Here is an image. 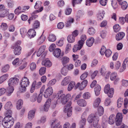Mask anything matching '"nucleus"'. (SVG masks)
<instances>
[{"mask_svg": "<svg viewBox=\"0 0 128 128\" xmlns=\"http://www.w3.org/2000/svg\"><path fill=\"white\" fill-rule=\"evenodd\" d=\"M63 90H62L59 91L56 94L55 98H58L63 104H65L70 99H72V98L70 94L66 95L63 93Z\"/></svg>", "mask_w": 128, "mask_h": 128, "instance_id": "f257e3e1", "label": "nucleus"}, {"mask_svg": "<svg viewBox=\"0 0 128 128\" xmlns=\"http://www.w3.org/2000/svg\"><path fill=\"white\" fill-rule=\"evenodd\" d=\"M10 112H7L6 115V116L4 118L2 124L5 128H10L14 123V120L10 115Z\"/></svg>", "mask_w": 128, "mask_h": 128, "instance_id": "f03ea898", "label": "nucleus"}, {"mask_svg": "<svg viewBox=\"0 0 128 128\" xmlns=\"http://www.w3.org/2000/svg\"><path fill=\"white\" fill-rule=\"evenodd\" d=\"M28 79L26 77H24L21 80L19 91L20 92H24L26 90V87L30 83Z\"/></svg>", "mask_w": 128, "mask_h": 128, "instance_id": "7ed1b4c3", "label": "nucleus"}, {"mask_svg": "<svg viewBox=\"0 0 128 128\" xmlns=\"http://www.w3.org/2000/svg\"><path fill=\"white\" fill-rule=\"evenodd\" d=\"M21 43L20 41H18L12 46L13 48L14 49V52L15 55H18L20 54L21 48L20 46Z\"/></svg>", "mask_w": 128, "mask_h": 128, "instance_id": "20e7f679", "label": "nucleus"}, {"mask_svg": "<svg viewBox=\"0 0 128 128\" xmlns=\"http://www.w3.org/2000/svg\"><path fill=\"white\" fill-rule=\"evenodd\" d=\"M104 90V92L107 94L109 97L111 98L113 96L114 89L112 88H110V86L109 84H107L105 86Z\"/></svg>", "mask_w": 128, "mask_h": 128, "instance_id": "39448f33", "label": "nucleus"}, {"mask_svg": "<svg viewBox=\"0 0 128 128\" xmlns=\"http://www.w3.org/2000/svg\"><path fill=\"white\" fill-rule=\"evenodd\" d=\"M19 81L18 79L16 78H10L8 81V86H12L17 84Z\"/></svg>", "mask_w": 128, "mask_h": 128, "instance_id": "423d86ee", "label": "nucleus"}, {"mask_svg": "<svg viewBox=\"0 0 128 128\" xmlns=\"http://www.w3.org/2000/svg\"><path fill=\"white\" fill-rule=\"evenodd\" d=\"M87 83L88 81L86 80H84L81 83L78 82L75 86V88L76 89L78 88L80 90H83L86 87Z\"/></svg>", "mask_w": 128, "mask_h": 128, "instance_id": "0eeeda50", "label": "nucleus"}, {"mask_svg": "<svg viewBox=\"0 0 128 128\" xmlns=\"http://www.w3.org/2000/svg\"><path fill=\"white\" fill-rule=\"evenodd\" d=\"M53 92V90L52 87L48 88L44 93V96L45 98H48L52 94Z\"/></svg>", "mask_w": 128, "mask_h": 128, "instance_id": "6e6552de", "label": "nucleus"}, {"mask_svg": "<svg viewBox=\"0 0 128 128\" xmlns=\"http://www.w3.org/2000/svg\"><path fill=\"white\" fill-rule=\"evenodd\" d=\"M122 114L120 112H118L117 114L116 118V125H120L122 121Z\"/></svg>", "mask_w": 128, "mask_h": 128, "instance_id": "1a4fd4ad", "label": "nucleus"}, {"mask_svg": "<svg viewBox=\"0 0 128 128\" xmlns=\"http://www.w3.org/2000/svg\"><path fill=\"white\" fill-rule=\"evenodd\" d=\"M60 122L57 119H54L51 121V128H58L60 125Z\"/></svg>", "mask_w": 128, "mask_h": 128, "instance_id": "9d476101", "label": "nucleus"}, {"mask_svg": "<svg viewBox=\"0 0 128 128\" xmlns=\"http://www.w3.org/2000/svg\"><path fill=\"white\" fill-rule=\"evenodd\" d=\"M110 78L111 80H114L115 83L118 82L120 80L118 76L117 73L116 72H113L111 74Z\"/></svg>", "mask_w": 128, "mask_h": 128, "instance_id": "9b49d317", "label": "nucleus"}, {"mask_svg": "<svg viewBox=\"0 0 128 128\" xmlns=\"http://www.w3.org/2000/svg\"><path fill=\"white\" fill-rule=\"evenodd\" d=\"M72 104V102L71 101H70L68 102L64 108V112H72V107L71 106Z\"/></svg>", "mask_w": 128, "mask_h": 128, "instance_id": "f8f14e48", "label": "nucleus"}, {"mask_svg": "<svg viewBox=\"0 0 128 128\" xmlns=\"http://www.w3.org/2000/svg\"><path fill=\"white\" fill-rule=\"evenodd\" d=\"M71 80V78L70 76H67L64 78L62 81L61 84L62 86H66L68 84Z\"/></svg>", "mask_w": 128, "mask_h": 128, "instance_id": "ddd939ff", "label": "nucleus"}, {"mask_svg": "<svg viewBox=\"0 0 128 128\" xmlns=\"http://www.w3.org/2000/svg\"><path fill=\"white\" fill-rule=\"evenodd\" d=\"M14 90V88L12 86H8L6 90V94L7 96H10Z\"/></svg>", "mask_w": 128, "mask_h": 128, "instance_id": "4468645a", "label": "nucleus"}, {"mask_svg": "<svg viewBox=\"0 0 128 128\" xmlns=\"http://www.w3.org/2000/svg\"><path fill=\"white\" fill-rule=\"evenodd\" d=\"M27 34L28 37L31 38L34 37L36 35V32L34 29H30L29 30Z\"/></svg>", "mask_w": 128, "mask_h": 128, "instance_id": "2eb2a0df", "label": "nucleus"}, {"mask_svg": "<svg viewBox=\"0 0 128 128\" xmlns=\"http://www.w3.org/2000/svg\"><path fill=\"white\" fill-rule=\"evenodd\" d=\"M51 99L49 98L47 100L44 106V111L48 112V111L51 104Z\"/></svg>", "mask_w": 128, "mask_h": 128, "instance_id": "dca6fc26", "label": "nucleus"}, {"mask_svg": "<svg viewBox=\"0 0 128 128\" xmlns=\"http://www.w3.org/2000/svg\"><path fill=\"white\" fill-rule=\"evenodd\" d=\"M12 107V105L10 102H7L4 108L6 110L7 112H10L12 111L11 110Z\"/></svg>", "mask_w": 128, "mask_h": 128, "instance_id": "f3484780", "label": "nucleus"}, {"mask_svg": "<svg viewBox=\"0 0 128 128\" xmlns=\"http://www.w3.org/2000/svg\"><path fill=\"white\" fill-rule=\"evenodd\" d=\"M9 10L6 9L0 11V18H4L6 16L9 14Z\"/></svg>", "mask_w": 128, "mask_h": 128, "instance_id": "a211bd4d", "label": "nucleus"}, {"mask_svg": "<svg viewBox=\"0 0 128 128\" xmlns=\"http://www.w3.org/2000/svg\"><path fill=\"white\" fill-rule=\"evenodd\" d=\"M125 35V34L123 32H119L116 36V39L118 41L120 40L123 38Z\"/></svg>", "mask_w": 128, "mask_h": 128, "instance_id": "6ab92c4d", "label": "nucleus"}, {"mask_svg": "<svg viewBox=\"0 0 128 128\" xmlns=\"http://www.w3.org/2000/svg\"><path fill=\"white\" fill-rule=\"evenodd\" d=\"M77 103L78 105L82 107L86 106L87 104L86 102L84 99L79 100H78Z\"/></svg>", "mask_w": 128, "mask_h": 128, "instance_id": "aec40b11", "label": "nucleus"}, {"mask_svg": "<svg viewBox=\"0 0 128 128\" xmlns=\"http://www.w3.org/2000/svg\"><path fill=\"white\" fill-rule=\"evenodd\" d=\"M23 102L22 100L21 99L18 100L16 103V108L18 110H20L22 108L23 104Z\"/></svg>", "mask_w": 128, "mask_h": 128, "instance_id": "412c9836", "label": "nucleus"}, {"mask_svg": "<svg viewBox=\"0 0 128 128\" xmlns=\"http://www.w3.org/2000/svg\"><path fill=\"white\" fill-rule=\"evenodd\" d=\"M83 45L82 44L79 43L78 42V45L76 44L74 46L73 48V51L74 52H76L79 50H80L82 48Z\"/></svg>", "mask_w": 128, "mask_h": 128, "instance_id": "4be33fe9", "label": "nucleus"}, {"mask_svg": "<svg viewBox=\"0 0 128 128\" xmlns=\"http://www.w3.org/2000/svg\"><path fill=\"white\" fill-rule=\"evenodd\" d=\"M100 102L101 100L100 98H97L94 100L93 103V106L94 108L96 109L98 108Z\"/></svg>", "mask_w": 128, "mask_h": 128, "instance_id": "5701e85b", "label": "nucleus"}, {"mask_svg": "<svg viewBox=\"0 0 128 128\" xmlns=\"http://www.w3.org/2000/svg\"><path fill=\"white\" fill-rule=\"evenodd\" d=\"M128 61V58H126L124 60L122 64V66L121 67L120 69V72H123L126 69V65L127 64Z\"/></svg>", "mask_w": 128, "mask_h": 128, "instance_id": "b1692460", "label": "nucleus"}, {"mask_svg": "<svg viewBox=\"0 0 128 128\" xmlns=\"http://www.w3.org/2000/svg\"><path fill=\"white\" fill-rule=\"evenodd\" d=\"M94 38L91 37L88 38L86 42V45L89 47L92 46L94 42Z\"/></svg>", "mask_w": 128, "mask_h": 128, "instance_id": "393cba45", "label": "nucleus"}, {"mask_svg": "<svg viewBox=\"0 0 128 128\" xmlns=\"http://www.w3.org/2000/svg\"><path fill=\"white\" fill-rule=\"evenodd\" d=\"M75 37L73 35L70 34L67 38V40L68 43H73L74 42L75 40Z\"/></svg>", "mask_w": 128, "mask_h": 128, "instance_id": "a878e982", "label": "nucleus"}, {"mask_svg": "<svg viewBox=\"0 0 128 128\" xmlns=\"http://www.w3.org/2000/svg\"><path fill=\"white\" fill-rule=\"evenodd\" d=\"M101 89V87L99 85L97 84L95 86L94 88V91L96 96H98L100 94Z\"/></svg>", "mask_w": 128, "mask_h": 128, "instance_id": "bb28decb", "label": "nucleus"}, {"mask_svg": "<svg viewBox=\"0 0 128 128\" xmlns=\"http://www.w3.org/2000/svg\"><path fill=\"white\" fill-rule=\"evenodd\" d=\"M104 14V12L103 11H100L97 14V18L98 20H100L103 19Z\"/></svg>", "mask_w": 128, "mask_h": 128, "instance_id": "cd10ccee", "label": "nucleus"}, {"mask_svg": "<svg viewBox=\"0 0 128 128\" xmlns=\"http://www.w3.org/2000/svg\"><path fill=\"white\" fill-rule=\"evenodd\" d=\"M119 4L121 6L122 9L123 10H126L127 8L128 4L125 1H123L122 2L119 3Z\"/></svg>", "mask_w": 128, "mask_h": 128, "instance_id": "c85d7f7f", "label": "nucleus"}, {"mask_svg": "<svg viewBox=\"0 0 128 128\" xmlns=\"http://www.w3.org/2000/svg\"><path fill=\"white\" fill-rule=\"evenodd\" d=\"M61 50L59 48H56L53 52L54 56L58 58L60 56L61 52Z\"/></svg>", "mask_w": 128, "mask_h": 128, "instance_id": "c756f323", "label": "nucleus"}, {"mask_svg": "<svg viewBox=\"0 0 128 128\" xmlns=\"http://www.w3.org/2000/svg\"><path fill=\"white\" fill-rule=\"evenodd\" d=\"M62 63L63 66L68 63L69 62V59L68 57L65 56L62 57L61 59Z\"/></svg>", "mask_w": 128, "mask_h": 128, "instance_id": "7c9ffc66", "label": "nucleus"}, {"mask_svg": "<svg viewBox=\"0 0 128 128\" xmlns=\"http://www.w3.org/2000/svg\"><path fill=\"white\" fill-rule=\"evenodd\" d=\"M45 48V46H44L40 47L37 53V56H40L42 53L44 52Z\"/></svg>", "mask_w": 128, "mask_h": 128, "instance_id": "2f4dec72", "label": "nucleus"}, {"mask_svg": "<svg viewBox=\"0 0 128 128\" xmlns=\"http://www.w3.org/2000/svg\"><path fill=\"white\" fill-rule=\"evenodd\" d=\"M42 65L48 67H50L52 65V63L48 60H44L42 62Z\"/></svg>", "mask_w": 128, "mask_h": 128, "instance_id": "473e14b6", "label": "nucleus"}, {"mask_svg": "<svg viewBox=\"0 0 128 128\" xmlns=\"http://www.w3.org/2000/svg\"><path fill=\"white\" fill-rule=\"evenodd\" d=\"M46 121V117L45 116H43L41 117L40 119L37 121V123L38 124L40 123L44 124Z\"/></svg>", "mask_w": 128, "mask_h": 128, "instance_id": "72a5a7b5", "label": "nucleus"}, {"mask_svg": "<svg viewBox=\"0 0 128 128\" xmlns=\"http://www.w3.org/2000/svg\"><path fill=\"white\" fill-rule=\"evenodd\" d=\"M45 39V37L42 34L38 40V43L39 44H41L44 41Z\"/></svg>", "mask_w": 128, "mask_h": 128, "instance_id": "f704fd0d", "label": "nucleus"}, {"mask_svg": "<svg viewBox=\"0 0 128 128\" xmlns=\"http://www.w3.org/2000/svg\"><path fill=\"white\" fill-rule=\"evenodd\" d=\"M24 11L22 10V8L20 6L18 7L14 10L15 14L17 15L22 13Z\"/></svg>", "mask_w": 128, "mask_h": 128, "instance_id": "c9c22d12", "label": "nucleus"}, {"mask_svg": "<svg viewBox=\"0 0 128 128\" xmlns=\"http://www.w3.org/2000/svg\"><path fill=\"white\" fill-rule=\"evenodd\" d=\"M48 39L49 41L54 42L56 40V37L54 34H51L49 35Z\"/></svg>", "mask_w": 128, "mask_h": 128, "instance_id": "e433bc0d", "label": "nucleus"}, {"mask_svg": "<svg viewBox=\"0 0 128 128\" xmlns=\"http://www.w3.org/2000/svg\"><path fill=\"white\" fill-rule=\"evenodd\" d=\"M10 68V66L8 64L5 65L3 66L1 70L2 72L3 73H5L7 72Z\"/></svg>", "mask_w": 128, "mask_h": 128, "instance_id": "4c0bfd02", "label": "nucleus"}, {"mask_svg": "<svg viewBox=\"0 0 128 128\" xmlns=\"http://www.w3.org/2000/svg\"><path fill=\"white\" fill-rule=\"evenodd\" d=\"M8 76V74H4L0 77V84H2L7 79Z\"/></svg>", "mask_w": 128, "mask_h": 128, "instance_id": "58836bf2", "label": "nucleus"}, {"mask_svg": "<svg viewBox=\"0 0 128 128\" xmlns=\"http://www.w3.org/2000/svg\"><path fill=\"white\" fill-rule=\"evenodd\" d=\"M96 116L95 114H91L88 116V121L89 123H91L93 121V120H94V119H96Z\"/></svg>", "mask_w": 128, "mask_h": 128, "instance_id": "ea45409f", "label": "nucleus"}, {"mask_svg": "<svg viewBox=\"0 0 128 128\" xmlns=\"http://www.w3.org/2000/svg\"><path fill=\"white\" fill-rule=\"evenodd\" d=\"M115 117V115L114 114L111 115L109 116V120L108 121L109 124H112L114 123V120Z\"/></svg>", "mask_w": 128, "mask_h": 128, "instance_id": "a19ab883", "label": "nucleus"}, {"mask_svg": "<svg viewBox=\"0 0 128 128\" xmlns=\"http://www.w3.org/2000/svg\"><path fill=\"white\" fill-rule=\"evenodd\" d=\"M20 34L22 37H24L27 34V30L24 28H21L20 30Z\"/></svg>", "mask_w": 128, "mask_h": 128, "instance_id": "79ce46f5", "label": "nucleus"}, {"mask_svg": "<svg viewBox=\"0 0 128 128\" xmlns=\"http://www.w3.org/2000/svg\"><path fill=\"white\" fill-rule=\"evenodd\" d=\"M70 83L68 85V91H71L74 87L75 86V83L74 82L71 81L70 82Z\"/></svg>", "mask_w": 128, "mask_h": 128, "instance_id": "37998d69", "label": "nucleus"}, {"mask_svg": "<svg viewBox=\"0 0 128 128\" xmlns=\"http://www.w3.org/2000/svg\"><path fill=\"white\" fill-rule=\"evenodd\" d=\"M38 97V94L36 93H34L33 95L30 98V100L32 102H34L37 99Z\"/></svg>", "mask_w": 128, "mask_h": 128, "instance_id": "c03bdc74", "label": "nucleus"}, {"mask_svg": "<svg viewBox=\"0 0 128 128\" xmlns=\"http://www.w3.org/2000/svg\"><path fill=\"white\" fill-rule=\"evenodd\" d=\"M80 38L81 40L79 41L78 42L79 43H80L83 45L84 42V41L86 38V36L85 34H83L81 36Z\"/></svg>", "mask_w": 128, "mask_h": 128, "instance_id": "a18cd8bd", "label": "nucleus"}, {"mask_svg": "<svg viewBox=\"0 0 128 128\" xmlns=\"http://www.w3.org/2000/svg\"><path fill=\"white\" fill-rule=\"evenodd\" d=\"M71 44L69 43H68L66 46L65 52L66 54L68 53L71 49Z\"/></svg>", "mask_w": 128, "mask_h": 128, "instance_id": "49530a36", "label": "nucleus"}, {"mask_svg": "<svg viewBox=\"0 0 128 128\" xmlns=\"http://www.w3.org/2000/svg\"><path fill=\"white\" fill-rule=\"evenodd\" d=\"M74 19L72 18H70L68 19V20L66 22L65 25L66 27H68L70 26L72 23L74 22Z\"/></svg>", "mask_w": 128, "mask_h": 128, "instance_id": "de8ad7c7", "label": "nucleus"}, {"mask_svg": "<svg viewBox=\"0 0 128 128\" xmlns=\"http://www.w3.org/2000/svg\"><path fill=\"white\" fill-rule=\"evenodd\" d=\"M21 63V62L19 60V58H16L12 62V64L14 65L18 66Z\"/></svg>", "mask_w": 128, "mask_h": 128, "instance_id": "09e8293b", "label": "nucleus"}, {"mask_svg": "<svg viewBox=\"0 0 128 128\" xmlns=\"http://www.w3.org/2000/svg\"><path fill=\"white\" fill-rule=\"evenodd\" d=\"M64 38H62L56 42V44L59 46H63L64 44Z\"/></svg>", "mask_w": 128, "mask_h": 128, "instance_id": "8fccbe9b", "label": "nucleus"}, {"mask_svg": "<svg viewBox=\"0 0 128 128\" xmlns=\"http://www.w3.org/2000/svg\"><path fill=\"white\" fill-rule=\"evenodd\" d=\"M123 99L121 98L118 99L117 102V106L118 108L121 107L123 104Z\"/></svg>", "mask_w": 128, "mask_h": 128, "instance_id": "3c124183", "label": "nucleus"}, {"mask_svg": "<svg viewBox=\"0 0 128 128\" xmlns=\"http://www.w3.org/2000/svg\"><path fill=\"white\" fill-rule=\"evenodd\" d=\"M40 26V22L38 20H36L34 23L32 27L33 29H36L39 28Z\"/></svg>", "mask_w": 128, "mask_h": 128, "instance_id": "603ef678", "label": "nucleus"}, {"mask_svg": "<svg viewBox=\"0 0 128 128\" xmlns=\"http://www.w3.org/2000/svg\"><path fill=\"white\" fill-rule=\"evenodd\" d=\"M82 120L80 122L79 124L80 127H84V126L85 125L86 121V119L84 118H82Z\"/></svg>", "mask_w": 128, "mask_h": 128, "instance_id": "864d4df0", "label": "nucleus"}, {"mask_svg": "<svg viewBox=\"0 0 128 128\" xmlns=\"http://www.w3.org/2000/svg\"><path fill=\"white\" fill-rule=\"evenodd\" d=\"M88 32L89 34L92 35L95 33V30L93 28L91 27L88 29Z\"/></svg>", "mask_w": 128, "mask_h": 128, "instance_id": "5fc2aeb1", "label": "nucleus"}, {"mask_svg": "<svg viewBox=\"0 0 128 128\" xmlns=\"http://www.w3.org/2000/svg\"><path fill=\"white\" fill-rule=\"evenodd\" d=\"M114 30L116 32L119 31L120 29V27L119 24H115L113 26Z\"/></svg>", "mask_w": 128, "mask_h": 128, "instance_id": "6e6d98bb", "label": "nucleus"}, {"mask_svg": "<svg viewBox=\"0 0 128 128\" xmlns=\"http://www.w3.org/2000/svg\"><path fill=\"white\" fill-rule=\"evenodd\" d=\"M35 112H28V118L30 120H32L34 117Z\"/></svg>", "mask_w": 128, "mask_h": 128, "instance_id": "4d7b16f0", "label": "nucleus"}, {"mask_svg": "<svg viewBox=\"0 0 128 128\" xmlns=\"http://www.w3.org/2000/svg\"><path fill=\"white\" fill-rule=\"evenodd\" d=\"M98 116H97L96 119L94 118L93 122V126L94 127H96L98 126H98V122L99 121V119L98 118Z\"/></svg>", "mask_w": 128, "mask_h": 128, "instance_id": "13d9d810", "label": "nucleus"}, {"mask_svg": "<svg viewBox=\"0 0 128 128\" xmlns=\"http://www.w3.org/2000/svg\"><path fill=\"white\" fill-rule=\"evenodd\" d=\"M46 68L45 67L41 68L39 70V72L41 75L44 74L46 72Z\"/></svg>", "mask_w": 128, "mask_h": 128, "instance_id": "bf43d9fd", "label": "nucleus"}, {"mask_svg": "<svg viewBox=\"0 0 128 128\" xmlns=\"http://www.w3.org/2000/svg\"><path fill=\"white\" fill-rule=\"evenodd\" d=\"M68 72V70L66 67H64L62 68L61 72L62 75L64 76H66Z\"/></svg>", "mask_w": 128, "mask_h": 128, "instance_id": "052dcab7", "label": "nucleus"}, {"mask_svg": "<svg viewBox=\"0 0 128 128\" xmlns=\"http://www.w3.org/2000/svg\"><path fill=\"white\" fill-rule=\"evenodd\" d=\"M41 5L42 2L40 1H38L36 2L34 6V8L35 9H38L41 6Z\"/></svg>", "mask_w": 128, "mask_h": 128, "instance_id": "680f3d73", "label": "nucleus"}, {"mask_svg": "<svg viewBox=\"0 0 128 128\" xmlns=\"http://www.w3.org/2000/svg\"><path fill=\"white\" fill-rule=\"evenodd\" d=\"M38 13V10H36L34 11L32 13H31L30 14L31 16V17L35 19L38 17V16L36 15V14Z\"/></svg>", "mask_w": 128, "mask_h": 128, "instance_id": "e2e57ef3", "label": "nucleus"}, {"mask_svg": "<svg viewBox=\"0 0 128 128\" xmlns=\"http://www.w3.org/2000/svg\"><path fill=\"white\" fill-rule=\"evenodd\" d=\"M56 82V80L55 79H53L49 81L48 84V86H51L54 84Z\"/></svg>", "mask_w": 128, "mask_h": 128, "instance_id": "0e129e2a", "label": "nucleus"}, {"mask_svg": "<svg viewBox=\"0 0 128 128\" xmlns=\"http://www.w3.org/2000/svg\"><path fill=\"white\" fill-rule=\"evenodd\" d=\"M112 5L114 8L115 9L118 7L117 1L116 0H112Z\"/></svg>", "mask_w": 128, "mask_h": 128, "instance_id": "69168bd1", "label": "nucleus"}, {"mask_svg": "<svg viewBox=\"0 0 128 128\" xmlns=\"http://www.w3.org/2000/svg\"><path fill=\"white\" fill-rule=\"evenodd\" d=\"M82 96L85 99L89 98L90 97V94L88 92H86L83 94Z\"/></svg>", "mask_w": 128, "mask_h": 128, "instance_id": "338daca9", "label": "nucleus"}, {"mask_svg": "<svg viewBox=\"0 0 128 128\" xmlns=\"http://www.w3.org/2000/svg\"><path fill=\"white\" fill-rule=\"evenodd\" d=\"M121 65V63L119 61L116 62L114 65V68L116 70H118L119 68Z\"/></svg>", "mask_w": 128, "mask_h": 128, "instance_id": "774afa93", "label": "nucleus"}]
</instances>
